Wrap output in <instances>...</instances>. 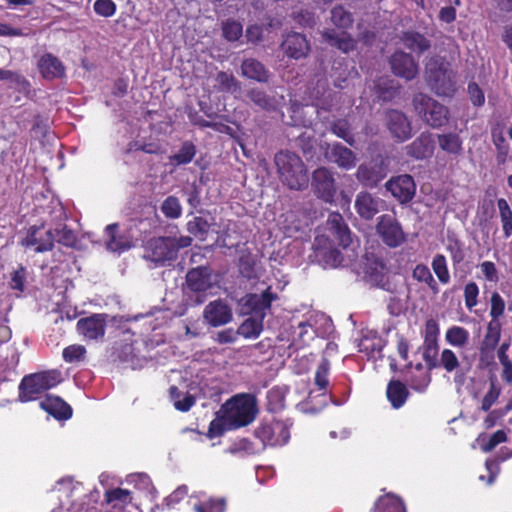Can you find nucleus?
<instances>
[{"mask_svg":"<svg viewBox=\"0 0 512 512\" xmlns=\"http://www.w3.org/2000/svg\"><path fill=\"white\" fill-rule=\"evenodd\" d=\"M263 318H260L258 316H253L248 319H246L238 328L237 334L243 336L247 339H254L257 338L262 329Z\"/></svg>","mask_w":512,"mask_h":512,"instance_id":"36","label":"nucleus"},{"mask_svg":"<svg viewBox=\"0 0 512 512\" xmlns=\"http://www.w3.org/2000/svg\"><path fill=\"white\" fill-rule=\"evenodd\" d=\"M480 268H481V271L484 274L485 278L488 281H491V282L498 281V279H499L498 272H497L496 266L493 262L484 261L483 263H481Z\"/></svg>","mask_w":512,"mask_h":512,"instance_id":"64","label":"nucleus"},{"mask_svg":"<svg viewBox=\"0 0 512 512\" xmlns=\"http://www.w3.org/2000/svg\"><path fill=\"white\" fill-rule=\"evenodd\" d=\"M332 132L339 138H342L350 146L355 145V139L350 132V125L347 120L339 119L331 126Z\"/></svg>","mask_w":512,"mask_h":512,"instance_id":"46","label":"nucleus"},{"mask_svg":"<svg viewBox=\"0 0 512 512\" xmlns=\"http://www.w3.org/2000/svg\"><path fill=\"white\" fill-rule=\"evenodd\" d=\"M438 143L440 148L453 155H458L462 151V141L455 133L438 135Z\"/></svg>","mask_w":512,"mask_h":512,"instance_id":"37","label":"nucleus"},{"mask_svg":"<svg viewBox=\"0 0 512 512\" xmlns=\"http://www.w3.org/2000/svg\"><path fill=\"white\" fill-rule=\"evenodd\" d=\"M38 69L41 75L48 80L61 78L65 74L64 65L51 53H46L41 56L38 61Z\"/></svg>","mask_w":512,"mask_h":512,"instance_id":"27","label":"nucleus"},{"mask_svg":"<svg viewBox=\"0 0 512 512\" xmlns=\"http://www.w3.org/2000/svg\"><path fill=\"white\" fill-rule=\"evenodd\" d=\"M330 370V362L326 358H322L315 372V384L319 389H325L328 384V374Z\"/></svg>","mask_w":512,"mask_h":512,"instance_id":"51","label":"nucleus"},{"mask_svg":"<svg viewBox=\"0 0 512 512\" xmlns=\"http://www.w3.org/2000/svg\"><path fill=\"white\" fill-rule=\"evenodd\" d=\"M277 295L272 293L270 288L266 289L262 294H250L246 297L245 306L250 309L254 316L264 318L265 311L276 300Z\"/></svg>","mask_w":512,"mask_h":512,"instance_id":"26","label":"nucleus"},{"mask_svg":"<svg viewBox=\"0 0 512 512\" xmlns=\"http://www.w3.org/2000/svg\"><path fill=\"white\" fill-rule=\"evenodd\" d=\"M390 66L396 76L406 80L414 79L418 74V64L414 58L403 51H396L390 58Z\"/></svg>","mask_w":512,"mask_h":512,"instance_id":"19","label":"nucleus"},{"mask_svg":"<svg viewBox=\"0 0 512 512\" xmlns=\"http://www.w3.org/2000/svg\"><path fill=\"white\" fill-rule=\"evenodd\" d=\"M376 228L383 241L390 247H397L405 240L402 227L392 215L380 216Z\"/></svg>","mask_w":512,"mask_h":512,"instance_id":"15","label":"nucleus"},{"mask_svg":"<svg viewBox=\"0 0 512 512\" xmlns=\"http://www.w3.org/2000/svg\"><path fill=\"white\" fill-rule=\"evenodd\" d=\"M56 234L58 236V242L67 246L72 247L76 243V235L71 229H68L66 226H63L60 229L56 230Z\"/></svg>","mask_w":512,"mask_h":512,"instance_id":"63","label":"nucleus"},{"mask_svg":"<svg viewBox=\"0 0 512 512\" xmlns=\"http://www.w3.org/2000/svg\"><path fill=\"white\" fill-rule=\"evenodd\" d=\"M502 229L506 238L512 235V210L504 198L497 200Z\"/></svg>","mask_w":512,"mask_h":512,"instance_id":"41","label":"nucleus"},{"mask_svg":"<svg viewBox=\"0 0 512 512\" xmlns=\"http://www.w3.org/2000/svg\"><path fill=\"white\" fill-rule=\"evenodd\" d=\"M281 46L286 55L293 59L306 57L310 51L306 37L297 32L289 33Z\"/></svg>","mask_w":512,"mask_h":512,"instance_id":"23","label":"nucleus"},{"mask_svg":"<svg viewBox=\"0 0 512 512\" xmlns=\"http://www.w3.org/2000/svg\"><path fill=\"white\" fill-rule=\"evenodd\" d=\"M413 106L420 118L433 128L441 127L448 121L447 108L425 94H416Z\"/></svg>","mask_w":512,"mask_h":512,"instance_id":"8","label":"nucleus"},{"mask_svg":"<svg viewBox=\"0 0 512 512\" xmlns=\"http://www.w3.org/2000/svg\"><path fill=\"white\" fill-rule=\"evenodd\" d=\"M106 235V248L107 250L114 253H122L131 248L132 243L130 238L126 234H122L118 231L117 224H110L105 228Z\"/></svg>","mask_w":512,"mask_h":512,"instance_id":"25","label":"nucleus"},{"mask_svg":"<svg viewBox=\"0 0 512 512\" xmlns=\"http://www.w3.org/2000/svg\"><path fill=\"white\" fill-rule=\"evenodd\" d=\"M53 493L59 501L53 512H98L97 493L86 492L83 485L72 478L59 480Z\"/></svg>","mask_w":512,"mask_h":512,"instance_id":"1","label":"nucleus"},{"mask_svg":"<svg viewBox=\"0 0 512 512\" xmlns=\"http://www.w3.org/2000/svg\"><path fill=\"white\" fill-rule=\"evenodd\" d=\"M127 481L134 486L143 491H150L152 489V483L147 474L144 473H136L131 474L127 477Z\"/></svg>","mask_w":512,"mask_h":512,"instance_id":"59","label":"nucleus"},{"mask_svg":"<svg viewBox=\"0 0 512 512\" xmlns=\"http://www.w3.org/2000/svg\"><path fill=\"white\" fill-rule=\"evenodd\" d=\"M357 180L366 187H375L383 175L373 165L361 164L356 172Z\"/></svg>","mask_w":512,"mask_h":512,"instance_id":"33","label":"nucleus"},{"mask_svg":"<svg viewBox=\"0 0 512 512\" xmlns=\"http://www.w3.org/2000/svg\"><path fill=\"white\" fill-rule=\"evenodd\" d=\"M403 45L418 54H421L430 48V41L422 34L415 31L404 32L401 36Z\"/></svg>","mask_w":512,"mask_h":512,"instance_id":"32","label":"nucleus"},{"mask_svg":"<svg viewBox=\"0 0 512 512\" xmlns=\"http://www.w3.org/2000/svg\"><path fill=\"white\" fill-rule=\"evenodd\" d=\"M223 430H233L250 424L256 417L257 404L254 396L239 394L221 407Z\"/></svg>","mask_w":512,"mask_h":512,"instance_id":"2","label":"nucleus"},{"mask_svg":"<svg viewBox=\"0 0 512 512\" xmlns=\"http://www.w3.org/2000/svg\"><path fill=\"white\" fill-rule=\"evenodd\" d=\"M412 277L418 282L425 283L435 294L439 292L438 284L428 266L424 264L416 265Z\"/></svg>","mask_w":512,"mask_h":512,"instance_id":"39","label":"nucleus"},{"mask_svg":"<svg viewBox=\"0 0 512 512\" xmlns=\"http://www.w3.org/2000/svg\"><path fill=\"white\" fill-rule=\"evenodd\" d=\"M186 285L189 291L195 293L194 298L190 296L194 304L200 305L204 303L208 295L207 292L215 286L211 269L199 266L189 270L186 275Z\"/></svg>","mask_w":512,"mask_h":512,"instance_id":"9","label":"nucleus"},{"mask_svg":"<svg viewBox=\"0 0 512 512\" xmlns=\"http://www.w3.org/2000/svg\"><path fill=\"white\" fill-rule=\"evenodd\" d=\"M501 393V388L496 384V381L492 380L488 392L482 399L481 410L488 411L491 406L497 401Z\"/></svg>","mask_w":512,"mask_h":512,"instance_id":"55","label":"nucleus"},{"mask_svg":"<svg viewBox=\"0 0 512 512\" xmlns=\"http://www.w3.org/2000/svg\"><path fill=\"white\" fill-rule=\"evenodd\" d=\"M331 21L341 32L328 29L322 33L325 41L331 46H334L344 53H348L355 48V40L345 30L350 28L353 24L352 14L346 11L342 6H336L331 10Z\"/></svg>","mask_w":512,"mask_h":512,"instance_id":"6","label":"nucleus"},{"mask_svg":"<svg viewBox=\"0 0 512 512\" xmlns=\"http://www.w3.org/2000/svg\"><path fill=\"white\" fill-rule=\"evenodd\" d=\"M325 156L328 161L337 164L340 168L350 170L356 165V156L352 150L340 143L328 145Z\"/></svg>","mask_w":512,"mask_h":512,"instance_id":"21","label":"nucleus"},{"mask_svg":"<svg viewBox=\"0 0 512 512\" xmlns=\"http://www.w3.org/2000/svg\"><path fill=\"white\" fill-rule=\"evenodd\" d=\"M505 310V302L498 292H494L491 295V309L490 316L491 320H499V317L503 315Z\"/></svg>","mask_w":512,"mask_h":512,"instance_id":"60","label":"nucleus"},{"mask_svg":"<svg viewBox=\"0 0 512 512\" xmlns=\"http://www.w3.org/2000/svg\"><path fill=\"white\" fill-rule=\"evenodd\" d=\"M386 125L391 135L399 142L411 138L412 127L408 118L398 110H390L386 115Z\"/></svg>","mask_w":512,"mask_h":512,"instance_id":"18","label":"nucleus"},{"mask_svg":"<svg viewBox=\"0 0 512 512\" xmlns=\"http://www.w3.org/2000/svg\"><path fill=\"white\" fill-rule=\"evenodd\" d=\"M209 230V224L208 222L203 219L202 217H195L194 219L190 220L187 223V231L201 239L205 237V235L208 233Z\"/></svg>","mask_w":512,"mask_h":512,"instance_id":"49","label":"nucleus"},{"mask_svg":"<svg viewBox=\"0 0 512 512\" xmlns=\"http://www.w3.org/2000/svg\"><path fill=\"white\" fill-rule=\"evenodd\" d=\"M172 245L170 237L151 239L145 247L144 258L157 265H164L167 261H172L176 258Z\"/></svg>","mask_w":512,"mask_h":512,"instance_id":"14","label":"nucleus"},{"mask_svg":"<svg viewBox=\"0 0 512 512\" xmlns=\"http://www.w3.org/2000/svg\"><path fill=\"white\" fill-rule=\"evenodd\" d=\"M216 83L218 90L221 92H228L235 95L241 90L240 84L236 78L226 72H219L217 74Z\"/></svg>","mask_w":512,"mask_h":512,"instance_id":"42","label":"nucleus"},{"mask_svg":"<svg viewBox=\"0 0 512 512\" xmlns=\"http://www.w3.org/2000/svg\"><path fill=\"white\" fill-rule=\"evenodd\" d=\"M354 207L362 219L371 220L376 214L384 210L385 201L374 194L362 191L356 195Z\"/></svg>","mask_w":512,"mask_h":512,"instance_id":"16","label":"nucleus"},{"mask_svg":"<svg viewBox=\"0 0 512 512\" xmlns=\"http://www.w3.org/2000/svg\"><path fill=\"white\" fill-rule=\"evenodd\" d=\"M203 318L212 327L223 326L232 321V309L226 301L217 299L206 305Z\"/></svg>","mask_w":512,"mask_h":512,"instance_id":"17","label":"nucleus"},{"mask_svg":"<svg viewBox=\"0 0 512 512\" xmlns=\"http://www.w3.org/2000/svg\"><path fill=\"white\" fill-rule=\"evenodd\" d=\"M222 31L228 41H237L242 36L243 27L240 22L227 20L223 23Z\"/></svg>","mask_w":512,"mask_h":512,"instance_id":"50","label":"nucleus"},{"mask_svg":"<svg viewBox=\"0 0 512 512\" xmlns=\"http://www.w3.org/2000/svg\"><path fill=\"white\" fill-rule=\"evenodd\" d=\"M86 349L83 345H70L63 350V358L68 363L79 362L84 359Z\"/></svg>","mask_w":512,"mask_h":512,"instance_id":"53","label":"nucleus"},{"mask_svg":"<svg viewBox=\"0 0 512 512\" xmlns=\"http://www.w3.org/2000/svg\"><path fill=\"white\" fill-rule=\"evenodd\" d=\"M55 234L50 229L40 226H32L26 236L21 240V245L35 253H43L53 249Z\"/></svg>","mask_w":512,"mask_h":512,"instance_id":"11","label":"nucleus"},{"mask_svg":"<svg viewBox=\"0 0 512 512\" xmlns=\"http://www.w3.org/2000/svg\"><path fill=\"white\" fill-rule=\"evenodd\" d=\"M277 173L283 185L301 191L308 186L309 177L301 157L291 151L282 150L274 157Z\"/></svg>","mask_w":512,"mask_h":512,"instance_id":"3","label":"nucleus"},{"mask_svg":"<svg viewBox=\"0 0 512 512\" xmlns=\"http://www.w3.org/2000/svg\"><path fill=\"white\" fill-rule=\"evenodd\" d=\"M160 209L165 217L170 219H177L182 214V206L179 199L175 196H168L162 202Z\"/></svg>","mask_w":512,"mask_h":512,"instance_id":"44","label":"nucleus"},{"mask_svg":"<svg viewBox=\"0 0 512 512\" xmlns=\"http://www.w3.org/2000/svg\"><path fill=\"white\" fill-rule=\"evenodd\" d=\"M374 512H406V509L398 497L386 494L377 500Z\"/></svg>","mask_w":512,"mask_h":512,"instance_id":"35","label":"nucleus"},{"mask_svg":"<svg viewBox=\"0 0 512 512\" xmlns=\"http://www.w3.org/2000/svg\"><path fill=\"white\" fill-rule=\"evenodd\" d=\"M1 80L9 81L10 83L17 85L18 87H25L28 85V82L25 80L23 76L16 72L6 69H0V81Z\"/></svg>","mask_w":512,"mask_h":512,"instance_id":"62","label":"nucleus"},{"mask_svg":"<svg viewBox=\"0 0 512 512\" xmlns=\"http://www.w3.org/2000/svg\"><path fill=\"white\" fill-rule=\"evenodd\" d=\"M195 154V146L191 142H185L181 149L170 157V160L176 165L188 164L193 160Z\"/></svg>","mask_w":512,"mask_h":512,"instance_id":"45","label":"nucleus"},{"mask_svg":"<svg viewBox=\"0 0 512 512\" xmlns=\"http://www.w3.org/2000/svg\"><path fill=\"white\" fill-rule=\"evenodd\" d=\"M425 78L437 95L451 96L456 90L450 64L441 57L430 58L425 65Z\"/></svg>","mask_w":512,"mask_h":512,"instance_id":"5","label":"nucleus"},{"mask_svg":"<svg viewBox=\"0 0 512 512\" xmlns=\"http://www.w3.org/2000/svg\"><path fill=\"white\" fill-rule=\"evenodd\" d=\"M255 433L263 444L270 446L284 445L290 438L289 425L282 421L263 423Z\"/></svg>","mask_w":512,"mask_h":512,"instance_id":"12","label":"nucleus"},{"mask_svg":"<svg viewBox=\"0 0 512 512\" xmlns=\"http://www.w3.org/2000/svg\"><path fill=\"white\" fill-rule=\"evenodd\" d=\"M312 187L317 197L327 203L335 200L337 188L331 171L325 167L317 168L312 174Z\"/></svg>","mask_w":512,"mask_h":512,"instance_id":"13","label":"nucleus"},{"mask_svg":"<svg viewBox=\"0 0 512 512\" xmlns=\"http://www.w3.org/2000/svg\"><path fill=\"white\" fill-rule=\"evenodd\" d=\"M440 363L447 372H452L459 366V360L456 354L450 349H444L442 351Z\"/></svg>","mask_w":512,"mask_h":512,"instance_id":"57","label":"nucleus"},{"mask_svg":"<svg viewBox=\"0 0 512 512\" xmlns=\"http://www.w3.org/2000/svg\"><path fill=\"white\" fill-rule=\"evenodd\" d=\"M386 188L400 203L409 202L416 190L413 178L407 174L389 180L386 183Z\"/></svg>","mask_w":512,"mask_h":512,"instance_id":"20","label":"nucleus"},{"mask_svg":"<svg viewBox=\"0 0 512 512\" xmlns=\"http://www.w3.org/2000/svg\"><path fill=\"white\" fill-rule=\"evenodd\" d=\"M93 8L102 17H111L116 12V5L112 0H96Z\"/></svg>","mask_w":512,"mask_h":512,"instance_id":"58","label":"nucleus"},{"mask_svg":"<svg viewBox=\"0 0 512 512\" xmlns=\"http://www.w3.org/2000/svg\"><path fill=\"white\" fill-rule=\"evenodd\" d=\"M242 76L255 80L257 82L266 83L269 80V71L264 65L256 59H245L241 64Z\"/></svg>","mask_w":512,"mask_h":512,"instance_id":"29","label":"nucleus"},{"mask_svg":"<svg viewBox=\"0 0 512 512\" xmlns=\"http://www.w3.org/2000/svg\"><path fill=\"white\" fill-rule=\"evenodd\" d=\"M407 154L415 159H425L434 152V139L431 133H421L410 145L406 146Z\"/></svg>","mask_w":512,"mask_h":512,"instance_id":"24","label":"nucleus"},{"mask_svg":"<svg viewBox=\"0 0 512 512\" xmlns=\"http://www.w3.org/2000/svg\"><path fill=\"white\" fill-rule=\"evenodd\" d=\"M469 332L461 326L450 327L445 334L446 341L454 347H464L469 341Z\"/></svg>","mask_w":512,"mask_h":512,"instance_id":"40","label":"nucleus"},{"mask_svg":"<svg viewBox=\"0 0 512 512\" xmlns=\"http://www.w3.org/2000/svg\"><path fill=\"white\" fill-rule=\"evenodd\" d=\"M327 229L331 232L338 244L347 248L352 244V235L348 225L339 213H331L327 219Z\"/></svg>","mask_w":512,"mask_h":512,"instance_id":"22","label":"nucleus"},{"mask_svg":"<svg viewBox=\"0 0 512 512\" xmlns=\"http://www.w3.org/2000/svg\"><path fill=\"white\" fill-rule=\"evenodd\" d=\"M506 439V433L503 430H498L489 438H486L485 436H479L477 441L480 443L481 449L484 452H489L493 450L498 444L505 442Z\"/></svg>","mask_w":512,"mask_h":512,"instance_id":"48","label":"nucleus"},{"mask_svg":"<svg viewBox=\"0 0 512 512\" xmlns=\"http://www.w3.org/2000/svg\"><path fill=\"white\" fill-rule=\"evenodd\" d=\"M332 330L331 321L321 313H308L301 321L291 325L292 344L301 347L308 345L315 337H324Z\"/></svg>","mask_w":512,"mask_h":512,"instance_id":"4","label":"nucleus"},{"mask_svg":"<svg viewBox=\"0 0 512 512\" xmlns=\"http://www.w3.org/2000/svg\"><path fill=\"white\" fill-rule=\"evenodd\" d=\"M432 269L442 284L450 282V274L447 267V261L444 255L437 254L432 260Z\"/></svg>","mask_w":512,"mask_h":512,"instance_id":"43","label":"nucleus"},{"mask_svg":"<svg viewBox=\"0 0 512 512\" xmlns=\"http://www.w3.org/2000/svg\"><path fill=\"white\" fill-rule=\"evenodd\" d=\"M226 501L223 498L210 499L195 506L196 512H224Z\"/></svg>","mask_w":512,"mask_h":512,"instance_id":"54","label":"nucleus"},{"mask_svg":"<svg viewBox=\"0 0 512 512\" xmlns=\"http://www.w3.org/2000/svg\"><path fill=\"white\" fill-rule=\"evenodd\" d=\"M106 502L115 512H124L131 506L132 497L125 489L117 488L109 490L105 494Z\"/></svg>","mask_w":512,"mask_h":512,"instance_id":"30","label":"nucleus"},{"mask_svg":"<svg viewBox=\"0 0 512 512\" xmlns=\"http://www.w3.org/2000/svg\"><path fill=\"white\" fill-rule=\"evenodd\" d=\"M40 406L57 419H69L72 416L71 407L57 396L47 395L40 402Z\"/></svg>","mask_w":512,"mask_h":512,"instance_id":"28","label":"nucleus"},{"mask_svg":"<svg viewBox=\"0 0 512 512\" xmlns=\"http://www.w3.org/2000/svg\"><path fill=\"white\" fill-rule=\"evenodd\" d=\"M502 325L499 320H491L487 325L484 339L480 346L481 353L491 352L498 345L501 337Z\"/></svg>","mask_w":512,"mask_h":512,"instance_id":"31","label":"nucleus"},{"mask_svg":"<svg viewBox=\"0 0 512 512\" xmlns=\"http://www.w3.org/2000/svg\"><path fill=\"white\" fill-rule=\"evenodd\" d=\"M108 318L109 315L105 313H95L80 318L76 323L77 332L87 341L103 339Z\"/></svg>","mask_w":512,"mask_h":512,"instance_id":"10","label":"nucleus"},{"mask_svg":"<svg viewBox=\"0 0 512 512\" xmlns=\"http://www.w3.org/2000/svg\"><path fill=\"white\" fill-rule=\"evenodd\" d=\"M363 269L365 274L376 283L382 281L383 276L386 272V266L384 265V263L374 257L366 258Z\"/></svg>","mask_w":512,"mask_h":512,"instance_id":"38","label":"nucleus"},{"mask_svg":"<svg viewBox=\"0 0 512 512\" xmlns=\"http://www.w3.org/2000/svg\"><path fill=\"white\" fill-rule=\"evenodd\" d=\"M408 391L400 381H391L387 387V397L396 409L402 407L407 399Z\"/></svg>","mask_w":512,"mask_h":512,"instance_id":"34","label":"nucleus"},{"mask_svg":"<svg viewBox=\"0 0 512 512\" xmlns=\"http://www.w3.org/2000/svg\"><path fill=\"white\" fill-rule=\"evenodd\" d=\"M250 100L262 109H272L274 107L273 100L264 92L259 89H252L248 92Z\"/></svg>","mask_w":512,"mask_h":512,"instance_id":"52","label":"nucleus"},{"mask_svg":"<svg viewBox=\"0 0 512 512\" xmlns=\"http://www.w3.org/2000/svg\"><path fill=\"white\" fill-rule=\"evenodd\" d=\"M479 289L476 283L469 282L464 288L465 304L468 309L473 308L477 305V297Z\"/></svg>","mask_w":512,"mask_h":512,"instance_id":"61","label":"nucleus"},{"mask_svg":"<svg viewBox=\"0 0 512 512\" xmlns=\"http://www.w3.org/2000/svg\"><path fill=\"white\" fill-rule=\"evenodd\" d=\"M61 380V373L57 370L25 376L19 385V398L23 402L34 400L39 394L55 387Z\"/></svg>","mask_w":512,"mask_h":512,"instance_id":"7","label":"nucleus"},{"mask_svg":"<svg viewBox=\"0 0 512 512\" xmlns=\"http://www.w3.org/2000/svg\"><path fill=\"white\" fill-rule=\"evenodd\" d=\"M388 79H380L375 85L377 98L383 101L391 100L395 95V90L389 85Z\"/></svg>","mask_w":512,"mask_h":512,"instance_id":"56","label":"nucleus"},{"mask_svg":"<svg viewBox=\"0 0 512 512\" xmlns=\"http://www.w3.org/2000/svg\"><path fill=\"white\" fill-rule=\"evenodd\" d=\"M318 256L321 258L325 267L335 268L342 264L343 257L337 249H321L318 252Z\"/></svg>","mask_w":512,"mask_h":512,"instance_id":"47","label":"nucleus"}]
</instances>
